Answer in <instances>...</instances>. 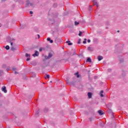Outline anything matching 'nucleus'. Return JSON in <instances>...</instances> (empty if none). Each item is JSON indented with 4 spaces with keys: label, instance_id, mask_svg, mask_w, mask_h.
Returning <instances> with one entry per match:
<instances>
[{
    "label": "nucleus",
    "instance_id": "nucleus-1",
    "mask_svg": "<svg viewBox=\"0 0 128 128\" xmlns=\"http://www.w3.org/2000/svg\"><path fill=\"white\" fill-rule=\"evenodd\" d=\"M34 4V0H27L26 1V6H32Z\"/></svg>",
    "mask_w": 128,
    "mask_h": 128
},
{
    "label": "nucleus",
    "instance_id": "nucleus-2",
    "mask_svg": "<svg viewBox=\"0 0 128 128\" xmlns=\"http://www.w3.org/2000/svg\"><path fill=\"white\" fill-rule=\"evenodd\" d=\"M52 54L50 53L48 54V56H45L44 58H46V60H48V58H52Z\"/></svg>",
    "mask_w": 128,
    "mask_h": 128
},
{
    "label": "nucleus",
    "instance_id": "nucleus-3",
    "mask_svg": "<svg viewBox=\"0 0 128 128\" xmlns=\"http://www.w3.org/2000/svg\"><path fill=\"white\" fill-rule=\"evenodd\" d=\"M40 54V53H38V52L36 50L35 54H32V56L35 58L36 56H38V55Z\"/></svg>",
    "mask_w": 128,
    "mask_h": 128
},
{
    "label": "nucleus",
    "instance_id": "nucleus-4",
    "mask_svg": "<svg viewBox=\"0 0 128 128\" xmlns=\"http://www.w3.org/2000/svg\"><path fill=\"white\" fill-rule=\"evenodd\" d=\"M89 120H90V122H94V120H96V116H91L89 118Z\"/></svg>",
    "mask_w": 128,
    "mask_h": 128
},
{
    "label": "nucleus",
    "instance_id": "nucleus-5",
    "mask_svg": "<svg viewBox=\"0 0 128 128\" xmlns=\"http://www.w3.org/2000/svg\"><path fill=\"white\" fill-rule=\"evenodd\" d=\"M2 90V92H4L5 94L6 93L7 91H6V86H3Z\"/></svg>",
    "mask_w": 128,
    "mask_h": 128
},
{
    "label": "nucleus",
    "instance_id": "nucleus-6",
    "mask_svg": "<svg viewBox=\"0 0 128 128\" xmlns=\"http://www.w3.org/2000/svg\"><path fill=\"white\" fill-rule=\"evenodd\" d=\"M98 113L99 114H100V116H102V114H104V112H102V111L101 110H98Z\"/></svg>",
    "mask_w": 128,
    "mask_h": 128
},
{
    "label": "nucleus",
    "instance_id": "nucleus-7",
    "mask_svg": "<svg viewBox=\"0 0 128 128\" xmlns=\"http://www.w3.org/2000/svg\"><path fill=\"white\" fill-rule=\"evenodd\" d=\"M88 96L89 98H92V92H88Z\"/></svg>",
    "mask_w": 128,
    "mask_h": 128
},
{
    "label": "nucleus",
    "instance_id": "nucleus-8",
    "mask_svg": "<svg viewBox=\"0 0 128 128\" xmlns=\"http://www.w3.org/2000/svg\"><path fill=\"white\" fill-rule=\"evenodd\" d=\"M14 46H16V45H14V46H11L10 47L11 50H16V48H14Z\"/></svg>",
    "mask_w": 128,
    "mask_h": 128
},
{
    "label": "nucleus",
    "instance_id": "nucleus-9",
    "mask_svg": "<svg viewBox=\"0 0 128 128\" xmlns=\"http://www.w3.org/2000/svg\"><path fill=\"white\" fill-rule=\"evenodd\" d=\"M98 60H99V62H100V60H102V56H98Z\"/></svg>",
    "mask_w": 128,
    "mask_h": 128
},
{
    "label": "nucleus",
    "instance_id": "nucleus-10",
    "mask_svg": "<svg viewBox=\"0 0 128 128\" xmlns=\"http://www.w3.org/2000/svg\"><path fill=\"white\" fill-rule=\"evenodd\" d=\"M88 50L90 52H93L94 51V48L92 47H88Z\"/></svg>",
    "mask_w": 128,
    "mask_h": 128
},
{
    "label": "nucleus",
    "instance_id": "nucleus-11",
    "mask_svg": "<svg viewBox=\"0 0 128 128\" xmlns=\"http://www.w3.org/2000/svg\"><path fill=\"white\" fill-rule=\"evenodd\" d=\"M66 43L68 44V46H72V43L70 42V41H67Z\"/></svg>",
    "mask_w": 128,
    "mask_h": 128
},
{
    "label": "nucleus",
    "instance_id": "nucleus-12",
    "mask_svg": "<svg viewBox=\"0 0 128 128\" xmlns=\"http://www.w3.org/2000/svg\"><path fill=\"white\" fill-rule=\"evenodd\" d=\"M86 62H92V60H90V58H87Z\"/></svg>",
    "mask_w": 128,
    "mask_h": 128
},
{
    "label": "nucleus",
    "instance_id": "nucleus-13",
    "mask_svg": "<svg viewBox=\"0 0 128 128\" xmlns=\"http://www.w3.org/2000/svg\"><path fill=\"white\" fill-rule=\"evenodd\" d=\"M104 94V90H101L100 92L101 98H104V94Z\"/></svg>",
    "mask_w": 128,
    "mask_h": 128
},
{
    "label": "nucleus",
    "instance_id": "nucleus-14",
    "mask_svg": "<svg viewBox=\"0 0 128 128\" xmlns=\"http://www.w3.org/2000/svg\"><path fill=\"white\" fill-rule=\"evenodd\" d=\"M94 6H98V2L96 0L93 1Z\"/></svg>",
    "mask_w": 128,
    "mask_h": 128
},
{
    "label": "nucleus",
    "instance_id": "nucleus-15",
    "mask_svg": "<svg viewBox=\"0 0 128 128\" xmlns=\"http://www.w3.org/2000/svg\"><path fill=\"white\" fill-rule=\"evenodd\" d=\"M74 75L76 76L77 78H80V74H78V72H76V73H75Z\"/></svg>",
    "mask_w": 128,
    "mask_h": 128
},
{
    "label": "nucleus",
    "instance_id": "nucleus-16",
    "mask_svg": "<svg viewBox=\"0 0 128 128\" xmlns=\"http://www.w3.org/2000/svg\"><path fill=\"white\" fill-rule=\"evenodd\" d=\"M26 58H30V54L26 53Z\"/></svg>",
    "mask_w": 128,
    "mask_h": 128
},
{
    "label": "nucleus",
    "instance_id": "nucleus-17",
    "mask_svg": "<svg viewBox=\"0 0 128 128\" xmlns=\"http://www.w3.org/2000/svg\"><path fill=\"white\" fill-rule=\"evenodd\" d=\"M79 32H80V33L78 34V36H81L82 35V32H80V31Z\"/></svg>",
    "mask_w": 128,
    "mask_h": 128
},
{
    "label": "nucleus",
    "instance_id": "nucleus-18",
    "mask_svg": "<svg viewBox=\"0 0 128 128\" xmlns=\"http://www.w3.org/2000/svg\"><path fill=\"white\" fill-rule=\"evenodd\" d=\"M6 49L7 50H10V46H6Z\"/></svg>",
    "mask_w": 128,
    "mask_h": 128
},
{
    "label": "nucleus",
    "instance_id": "nucleus-19",
    "mask_svg": "<svg viewBox=\"0 0 128 128\" xmlns=\"http://www.w3.org/2000/svg\"><path fill=\"white\" fill-rule=\"evenodd\" d=\"M74 24H75V26H78L80 24V23L78 22H77L76 21L74 22Z\"/></svg>",
    "mask_w": 128,
    "mask_h": 128
},
{
    "label": "nucleus",
    "instance_id": "nucleus-20",
    "mask_svg": "<svg viewBox=\"0 0 128 128\" xmlns=\"http://www.w3.org/2000/svg\"><path fill=\"white\" fill-rule=\"evenodd\" d=\"M2 74H4V72L2 70H0V76H2Z\"/></svg>",
    "mask_w": 128,
    "mask_h": 128
},
{
    "label": "nucleus",
    "instance_id": "nucleus-21",
    "mask_svg": "<svg viewBox=\"0 0 128 128\" xmlns=\"http://www.w3.org/2000/svg\"><path fill=\"white\" fill-rule=\"evenodd\" d=\"M16 46V44H14L13 42H10V46Z\"/></svg>",
    "mask_w": 128,
    "mask_h": 128
},
{
    "label": "nucleus",
    "instance_id": "nucleus-22",
    "mask_svg": "<svg viewBox=\"0 0 128 128\" xmlns=\"http://www.w3.org/2000/svg\"><path fill=\"white\" fill-rule=\"evenodd\" d=\"M80 42H82V39H79L78 41V44H80Z\"/></svg>",
    "mask_w": 128,
    "mask_h": 128
},
{
    "label": "nucleus",
    "instance_id": "nucleus-23",
    "mask_svg": "<svg viewBox=\"0 0 128 128\" xmlns=\"http://www.w3.org/2000/svg\"><path fill=\"white\" fill-rule=\"evenodd\" d=\"M42 50H44V48H40L39 49V51H40V52H42Z\"/></svg>",
    "mask_w": 128,
    "mask_h": 128
},
{
    "label": "nucleus",
    "instance_id": "nucleus-24",
    "mask_svg": "<svg viewBox=\"0 0 128 128\" xmlns=\"http://www.w3.org/2000/svg\"><path fill=\"white\" fill-rule=\"evenodd\" d=\"M46 78H50V75H46Z\"/></svg>",
    "mask_w": 128,
    "mask_h": 128
},
{
    "label": "nucleus",
    "instance_id": "nucleus-25",
    "mask_svg": "<svg viewBox=\"0 0 128 128\" xmlns=\"http://www.w3.org/2000/svg\"><path fill=\"white\" fill-rule=\"evenodd\" d=\"M47 40H48V42H50L51 40L50 38H47Z\"/></svg>",
    "mask_w": 128,
    "mask_h": 128
},
{
    "label": "nucleus",
    "instance_id": "nucleus-26",
    "mask_svg": "<svg viewBox=\"0 0 128 128\" xmlns=\"http://www.w3.org/2000/svg\"><path fill=\"white\" fill-rule=\"evenodd\" d=\"M30 60V57H28L27 59H26V61L28 62V60Z\"/></svg>",
    "mask_w": 128,
    "mask_h": 128
},
{
    "label": "nucleus",
    "instance_id": "nucleus-27",
    "mask_svg": "<svg viewBox=\"0 0 128 128\" xmlns=\"http://www.w3.org/2000/svg\"><path fill=\"white\" fill-rule=\"evenodd\" d=\"M10 70V68H8L6 69L7 72H8V70Z\"/></svg>",
    "mask_w": 128,
    "mask_h": 128
},
{
    "label": "nucleus",
    "instance_id": "nucleus-28",
    "mask_svg": "<svg viewBox=\"0 0 128 128\" xmlns=\"http://www.w3.org/2000/svg\"><path fill=\"white\" fill-rule=\"evenodd\" d=\"M30 14H34V12H32V11H30Z\"/></svg>",
    "mask_w": 128,
    "mask_h": 128
},
{
    "label": "nucleus",
    "instance_id": "nucleus-29",
    "mask_svg": "<svg viewBox=\"0 0 128 128\" xmlns=\"http://www.w3.org/2000/svg\"><path fill=\"white\" fill-rule=\"evenodd\" d=\"M83 44H86V41L84 40L83 41Z\"/></svg>",
    "mask_w": 128,
    "mask_h": 128
},
{
    "label": "nucleus",
    "instance_id": "nucleus-30",
    "mask_svg": "<svg viewBox=\"0 0 128 128\" xmlns=\"http://www.w3.org/2000/svg\"><path fill=\"white\" fill-rule=\"evenodd\" d=\"M12 70H16V68H12Z\"/></svg>",
    "mask_w": 128,
    "mask_h": 128
},
{
    "label": "nucleus",
    "instance_id": "nucleus-31",
    "mask_svg": "<svg viewBox=\"0 0 128 128\" xmlns=\"http://www.w3.org/2000/svg\"><path fill=\"white\" fill-rule=\"evenodd\" d=\"M50 44H52V42H54V41H53L52 40H51L50 41Z\"/></svg>",
    "mask_w": 128,
    "mask_h": 128
},
{
    "label": "nucleus",
    "instance_id": "nucleus-32",
    "mask_svg": "<svg viewBox=\"0 0 128 128\" xmlns=\"http://www.w3.org/2000/svg\"><path fill=\"white\" fill-rule=\"evenodd\" d=\"M88 42H90V40H88Z\"/></svg>",
    "mask_w": 128,
    "mask_h": 128
},
{
    "label": "nucleus",
    "instance_id": "nucleus-33",
    "mask_svg": "<svg viewBox=\"0 0 128 128\" xmlns=\"http://www.w3.org/2000/svg\"><path fill=\"white\" fill-rule=\"evenodd\" d=\"M112 70L111 69H108V72H110Z\"/></svg>",
    "mask_w": 128,
    "mask_h": 128
},
{
    "label": "nucleus",
    "instance_id": "nucleus-34",
    "mask_svg": "<svg viewBox=\"0 0 128 128\" xmlns=\"http://www.w3.org/2000/svg\"><path fill=\"white\" fill-rule=\"evenodd\" d=\"M14 74H18V72H16V71H15V72H14Z\"/></svg>",
    "mask_w": 128,
    "mask_h": 128
},
{
    "label": "nucleus",
    "instance_id": "nucleus-35",
    "mask_svg": "<svg viewBox=\"0 0 128 128\" xmlns=\"http://www.w3.org/2000/svg\"><path fill=\"white\" fill-rule=\"evenodd\" d=\"M84 40H85L86 42V38H84Z\"/></svg>",
    "mask_w": 128,
    "mask_h": 128
},
{
    "label": "nucleus",
    "instance_id": "nucleus-36",
    "mask_svg": "<svg viewBox=\"0 0 128 128\" xmlns=\"http://www.w3.org/2000/svg\"><path fill=\"white\" fill-rule=\"evenodd\" d=\"M38 38H40V36L38 34Z\"/></svg>",
    "mask_w": 128,
    "mask_h": 128
},
{
    "label": "nucleus",
    "instance_id": "nucleus-37",
    "mask_svg": "<svg viewBox=\"0 0 128 128\" xmlns=\"http://www.w3.org/2000/svg\"><path fill=\"white\" fill-rule=\"evenodd\" d=\"M118 32H120V30H118Z\"/></svg>",
    "mask_w": 128,
    "mask_h": 128
},
{
    "label": "nucleus",
    "instance_id": "nucleus-38",
    "mask_svg": "<svg viewBox=\"0 0 128 128\" xmlns=\"http://www.w3.org/2000/svg\"><path fill=\"white\" fill-rule=\"evenodd\" d=\"M90 8H92V6H90Z\"/></svg>",
    "mask_w": 128,
    "mask_h": 128
},
{
    "label": "nucleus",
    "instance_id": "nucleus-39",
    "mask_svg": "<svg viewBox=\"0 0 128 128\" xmlns=\"http://www.w3.org/2000/svg\"><path fill=\"white\" fill-rule=\"evenodd\" d=\"M112 114V116H113L114 117V114Z\"/></svg>",
    "mask_w": 128,
    "mask_h": 128
}]
</instances>
